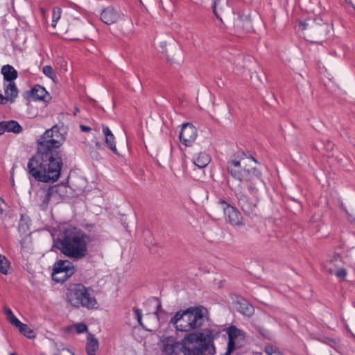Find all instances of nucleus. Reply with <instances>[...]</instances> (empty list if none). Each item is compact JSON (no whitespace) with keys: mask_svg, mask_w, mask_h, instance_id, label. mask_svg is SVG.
Returning <instances> with one entry per match:
<instances>
[{"mask_svg":"<svg viewBox=\"0 0 355 355\" xmlns=\"http://www.w3.org/2000/svg\"><path fill=\"white\" fill-rule=\"evenodd\" d=\"M3 128L4 129V132H12L14 133H19L22 128L21 126L16 121H2Z\"/></svg>","mask_w":355,"mask_h":355,"instance_id":"412c9836","label":"nucleus"},{"mask_svg":"<svg viewBox=\"0 0 355 355\" xmlns=\"http://www.w3.org/2000/svg\"><path fill=\"white\" fill-rule=\"evenodd\" d=\"M207 310L202 306H191L185 310L178 311L173 317L171 318L170 323L176 329L177 331L189 332L198 330L196 332L201 331L209 327H202L208 322ZM214 336L215 337V331Z\"/></svg>","mask_w":355,"mask_h":355,"instance_id":"39448f33","label":"nucleus"},{"mask_svg":"<svg viewBox=\"0 0 355 355\" xmlns=\"http://www.w3.org/2000/svg\"><path fill=\"white\" fill-rule=\"evenodd\" d=\"M44 75L51 78L53 82L56 81V74L55 71L51 66H44L42 69Z\"/></svg>","mask_w":355,"mask_h":355,"instance_id":"cd10ccee","label":"nucleus"},{"mask_svg":"<svg viewBox=\"0 0 355 355\" xmlns=\"http://www.w3.org/2000/svg\"><path fill=\"white\" fill-rule=\"evenodd\" d=\"M99 348L98 339L94 334L88 333L87 336L85 349L87 355H96Z\"/></svg>","mask_w":355,"mask_h":355,"instance_id":"2eb2a0df","label":"nucleus"},{"mask_svg":"<svg viewBox=\"0 0 355 355\" xmlns=\"http://www.w3.org/2000/svg\"><path fill=\"white\" fill-rule=\"evenodd\" d=\"M335 275L343 280L345 279V277L347 276V270L346 269L341 268H339L336 272L334 273Z\"/></svg>","mask_w":355,"mask_h":355,"instance_id":"72a5a7b5","label":"nucleus"},{"mask_svg":"<svg viewBox=\"0 0 355 355\" xmlns=\"http://www.w3.org/2000/svg\"><path fill=\"white\" fill-rule=\"evenodd\" d=\"M66 140V132L55 125L37 139V152L29 160L28 169L30 174L42 182H53L60 175L62 158L58 150Z\"/></svg>","mask_w":355,"mask_h":355,"instance_id":"f257e3e1","label":"nucleus"},{"mask_svg":"<svg viewBox=\"0 0 355 355\" xmlns=\"http://www.w3.org/2000/svg\"><path fill=\"white\" fill-rule=\"evenodd\" d=\"M69 329L75 330L78 334L87 332L88 330L87 326L84 322L75 323L70 326Z\"/></svg>","mask_w":355,"mask_h":355,"instance_id":"a878e982","label":"nucleus"},{"mask_svg":"<svg viewBox=\"0 0 355 355\" xmlns=\"http://www.w3.org/2000/svg\"><path fill=\"white\" fill-rule=\"evenodd\" d=\"M16 327L18 328L19 331L27 338H32L35 337L33 331L31 329L27 324L20 322V324L17 325Z\"/></svg>","mask_w":355,"mask_h":355,"instance_id":"b1692460","label":"nucleus"},{"mask_svg":"<svg viewBox=\"0 0 355 355\" xmlns=\"http://www.w3.org/2000/svg\"><path fill=\"white\" fill-rule=\"evenodd\" d=\"M53 355H75V354L69 349L63 347L58 349Z\"/></svg>","mask_w":355,"mask_h":355,"instance_id":"473e14b6","label":"nucleus"},{"mask_svg":"<svg viewBox=\"0 0 355 355\" xmlns=\"http://www.w3.org/2000/svg\"><path fill=\"white\" fill-rule=\"evenodd\" d=\"M119 17V13L112 7L104 9L101 15V19L106 24L115 23Z\"/></svg>","mask_w":355,"mask_h":355,"instance_id":"4468645a","label":"nucleus"},{"mask_svg":"<svg viewBox=\"0 0 355 355\" xmlns=\"http://www.w3.org/2000/svg\"><path fill=\"white\" fill-rule=\"evenodd\" d=\"M264 351L268 355H284L276 346L272 345H266Z\"/></svg>","mask_w":355,"mask_h":355,"instance_id":"c85d7f7f","label":"nucleus"},{"mask_svg":"<svg viewBox=\"0 0 355 355\" xmlns=\"http://www.w3.org/2000/svg\"><path fill=\"white\" fill-rule=\"evenodd\" d=\"M80 128L83 132H88L91 130V128L88 126L80 125Z\"/></svg>","mask_w":355,"mask_h":355,"instance_id":"c9c22d12","label":"nucleus"},{"mask_svg":"<svg viewBox=\"0 0 355 355\" xmlns=\"http://www.w3.org/2000/svg\"><path fill=\"white\" fill-rule=\"evenodd\" d=\"M218 204L221 205H225V207H227V205H229L226 201H225L223 199H220L219 201H218Z\"/></svg>","mask_w":355,"mask_h":355,"instance_id":"e433bc0d","label":"nucleus"},{"mask_svg":"<svg viewBox=\"0 0 355 355\" xmlns=\"http://www.w3.org/2000/svg\"><path fill=\"white\" fill-rule=\"evenodd\" d=\"M66 295L67 302L74 307L83 306L88 309H97V301L91 289L82 284L71 286Z\"/></svg>","mask_w":355,"mask_h":355,"instance_id":"423d86ee","label":"nucleus"},{"mask_svg":"<svg viewBox=\"0 0 355 355\" xmlns=\"http://www.w3.org/2000/svg\"><path fill=\"white\" fill-rule=\"evenodd\" d=\"M4 132V129L3 128L2 121L0 122V135Z\"/></svg>","mask_w":355,"mask_h":355,"instance_id":"4c0bfd02","label":"nucleus"},{"mask_svg":"<svg viewBox=\"0 0 355 355\" xmlns=\"http://www.w3.org/2000/svg\"><path fill=\"white\" fill-rule=\"evenodd\" d=\"M62 63L64 64L63 67H64V71H67V70H68V69H67V62H65V61H62Z\"/></svg>","mask_w":355,"mask_h":355,"instance_id":"58836bf2","label":"nucleus"},{"mask_svg":"<svg viewBox=\"0 0 355 355\" xmlns=\"http://www.w3.org/2000/svg\"><path fill=\"white\" fill-rule=\"evenodd\" d=\"M223 211L227 221L233 226H240L243 225L242 216L241 213L235 207L230 205L223 207Z\"/></svg>","mask_w":355,"mask_h":355,"instance_id":"f8f14e48","label":"nucleus"},{"mask_svg":"<svg viewBox=\"0 0 355 355\" xmlns=\"http://www.w3.org/2000/svg\"><path fill=\"white\" fill-rule=\"evenodd\" d=\"M5 94L10 102H14L15 99L18 95L17 88L15 84L12 82L4 84Z\"/></svg>","mask_w":355,"mask_h":355,"instance_id":"dca6fc26","label":"nucleus"},{"mask_svg":"<svg viewBox=\"0 0 355 355\" xmlns=\"http://www.w3.org/2000/svg\"><path fill=\"white\" fill-rule=\"evenodd\" d=\"M1 73L3 75L4 79L8 83L12 82L17 77V71L8 64L3 66Z\"/></svg>","mask_w":355,"mask_h":355,"instance_id":"a211bd4d","label":"nucleus"},{"mask_svg":"<svg viewBox=\"0 0 355 355\" xmlns=\"http://www.w3.org/2000/svg\"><path fill=\"white\" fill-rule=\"evenodd\" d=\"M209 155L205 153H200L196 158L193 159V164L200 168H205L210 162Z\"/></svg>","mask_w":355,"mask_h":355,"instance_id":"6ab92c4d","label":"nucleus"},{"mask_svg":"<svg viewBox=\"0 0 355 355\" xmlns=\"http://www.w3.org/2000/svg\"><path fill=\"white\" fill-rule=\"evenodd\" d=\"M135 315L137 318L138 324L145 330L146 331H150V329L148 328V327L144 324L142 322V313L141 309H135Z\"/></svg>","mask_w":355,"mask_h":355,"instance_id":"2f4dec72","label":"nucleus"},{"mask_svg":"<svg viewBox=\"0 0 355 355\" xmlns=\"http://www.w3.org/2000/svg\"><path fill=\"white\" fill-rule=\"evenodd\" d=\"M227 0H214L213 12H214L215 16L216 17V18L218 19H219L221 22L223 21H222L221 17H220V15L218 13L217 8H222V3H227Z\"/></svg>","mask_w":355,"mask_h":355,"instance_id":"7c9ffc66","label":"nucleus"},{"mask_svg":"<svg viewBox=\"0 0 355 355\" xmlns=\"http://www.w3.org/2000/svg\"><path fill=\"white\" fill-rule=\"evenodd\" d=\"M61 13H62V10L60 8L55 7L53 8V16H52V24H51V26L53 28H55L58 21L60 19Z\"/></svg>","mask_w":355,"mask_h":355,"instance_id":"c756f323","label":"nucleus"},{"mask_svg":"<svg viewBox=\"0 0 355 355\" xmlns=\"http://www.w3.org/2000/svg\"><path fill=\"white\" fill-rule=\"evenodd\" d=\"M299 26L302 31H306L308 37L315 39V42L324 39L330 31L329 24L324 22L320 17L313 20L300 21Z\"/></svg>","mask_w":355,"mask_h":355,"instance_id":"0eeeda50","label":"nucleus"},{"mask_svg":"<svg viewBox=\"0 0 355 355\" xmlns=\"http://www.w3.org/2000/svg\"><path fill=\"white\" fill-rule=\"evenodd\" d=\"M10 270V261L0 254V272L3 275H8Z\"/></svg>","mask_w":355,"mask_h":355,"instance_id":"393cba45","label":"nucleus"},{"mask_svg":"<svg viewBox=\"0 0 355 355\" xmlns=\"http://www.w3.org/2000/svg\"><path fill=\"white\" fill-rule=\"evenodd\" d=\"M5 313L6 315L7 320L14 326L19 325L20 324V321L15 316L12 311L9 309L6 308L5 309Z\"/></svg>","mask_w":355,"mask_h":355,"instance_id":"bb28decb","label":"nucleus"},{"mask_svg":"<svg viewBox=\"0 0 355 355\" xmlns=\"http://www.w3.org/2000/svg\"><path fill=\"white\" fill-rule=\"evenodd\" d=\"M226 332L228 335V343L225 355H230L235 348L236 341L239 339L243 340L245 334L241 329L234 325L227 328Z\"/></svg>","mask_w":355,"mask_h":355,"instance_id":"9b49d317","label":"nucleus"},{"mask_svg":"<svg viewBox=\"0 0 355 355\" xmlns=\"http://www.w3.org/2000/svg\"><path fill=\"white\" fill-rule=\"evenodd\" d=\"M197 135L196 128L191 123H186L182 125L179 138L183 145L189 147L195 142Z\"/></svg>","mask_w":355,"mask_h":355,"instance_id":"9d476101","label":"nucleus"},{"mask_svg":"<svg viewBox=\"0 0 355 355\" xmlns=\"http://www.w3.org/2000/svg\"><path fill=\"white\" fill-rule=\"evenodd\" d=\"M231 189L234 192L238 199V205L243 211L248 215L253 214L258 202V198H253L252 199H250L244 192H243V188H241L238 184H232Z\"/></svg>","mask_w":355,"mask_h":355,"instance_id":"6e6552de","label":"nucleus"},{"mask_svg":"<svg viewBox=\"0 0 355 355\" xmlns=\"http://www.w3.org/2000/svg\"><path fill=\"white\" fill-rule=\"evenodd\" d=\"M59 268V270L67 272L68 270H71L72 273L74 272V267L73 266V263L69 261V260H59L58 261L55 262L53 268Z\"/></svg>","mask_w":355,"mask_h":355,"instance_id":"5701e85b","label":"nucleus"},{"mask_svg":"<svg viewBox=\"0 0 355 355\" xmlns=\"http://www.w3.org/2000/svg\"><path fill=\"white\" fill-rule=\"evenodd\" d=\"M214 331L209 329L201 331L188 333L179 342L173 337H166L162 340L163 355H214Z\"/></svg>","mask_w":355,"mask_h":355,"instance_id":"f03ea898","label":"nucleus"},{"mask_svg":"<svg viewBox=\"0 0 355 355\" xmlns=\"http://www.w3.org/2000/svg\"><path fill=\"white\" fill-rule=\"evenodd\" d=\"M161 307V305H158L157 310Z\"/></svg>","mask_w":355,"mask_h":355,"instance_id":"37998d69","label":"nucleus"},{"mask_svg":"<svg viewBox=\"0 0 355 355\" xmlns=\"http://www.w3.org/2000/svg\"><path fill=\"white\" fill-rule=\"evenodd\" d=\"M9 101L7 98L6 96H3L2 94H0V103L2 105H5L7 103V102Z\"/></svg>","mask_w":355,"mask_h":355,"instance_id":"f704fd0d","label":"nucleus"},{"mask_svg":"<svg viewBox=\"0 0 355 355\" xmlns=\"http://www.w3.org/2000/svg\"><path fill=\"white\" fill-rule=\"evenodd\" d=\"M89 242V238L85 233L69 225L59 227L57 238L54 239L56 248L66 256L76 259L86 256Z\"/></svg>","mask_w":355,"mask_h":355,"instance_id":"20e7f679","label":"nucleus"},{"mask_svg":"<svg viewBox=\"0 0 355 355\" xmlns=\"http://www.w3.org/2000/svg\"><path fill=\"white\" fill-rule=\"evenodd\" d=\"M47 94L45 88L40 85L35 86L31 90V96L34 100L45 101Z\"/></svg>","mask_w":355,"mask_h":355,"instance_id":"4be33fe9","label":"nucleus"},{"mask_svg":"<svg viewBox=\"0 0 355 355\" xmlns=\"http://www.w3.org/2000/svg\"><path fill=\"white\" fill-rule=\"evenodd\" d=\"M67 190L64 185H60L49 189H40L35 194V200L42 209H46L51 198H55L58 193H64Z\"/></svg>","mask_w":355,"mask_h":355,"instance_id":"1a4fd4ad","label":"nucleus"},{"mask_svg":"<svg viewBox=\"0 0 355 355\" xmlns=\"http://www.w3.org/2000/svg\"><path fill=\"white\" fill-rule=\"evenodd\" d=\"M10 355H16L15 353H12Z\"/></svg>","mask_w":355,"mask_h":355,"instance_id":"c03bdc74","label":"nucleus"},{"mask_svg":"<svg viewBox=\"0 0 355 355\" xmlns=\"http://www.w3.org/2000/svg\"><path fill=\"white\" fill-rule=\"evenodd\" d=\"M103 132L104 134L105 143L107 144V145L109 146L112 151L116 153V148L114 143L115 138L114 135L112 133L111 130L109 129L108 127L103 128Z\"/></svg>","mask_w":355,"mask_h":355,"instance_id":"f3484780","label":"nucleus"},{"mask_svg":"<svg viewBox=\"0 0 355 355\" xmlns=\"http://www.w3.org/2000/svg\"><path fill=\"white\" fill-rule=\"evenodd\" d=\"M245 156L244 152L238 153L237 157L227 162L226 168L227 172L231 175L232 180H228L229 187L234 184H238L241 188L246 187L249 193L254 197L257 198L258 189L254 182L255 179L259 180L261 177V171L257 167L249 164L248 167L247 162L258 163L252 156L243 157Z\"/></svg>","mask_w":355,"mask_h":355,"instance_id":"7ed1b4c3","label":"nucleus"},{"mask_svg":"<svg viewBox=\"0 0 355 355\" xmlns=\"http://www.w3.org/2000/svg\"><path fill=\"white\" fill-rule=\"evenodd\" d=\"M236 309L241 314L250 317L254 314V307L245 299L240 298L234 302Z\"/></svg>","mask_w":355,"mask_h":355,"instance_id":"ddd939ff","label":"nucleus"},{"mask_svg":"<svg viewBox=\"0 0 355 355\" xmlns=\"http://www.w3.org/2000/svg\"><path fill=\"white\" fill-rule=\"evenodd\" d=\"M339 254H336L335 257H334V259L336 260L337 259V257H339Z\"/></svg>","mask_w":355,"mask_h":355,"instance_id":"79ce46f5","label":"nucleus"},{"mask_svg":"<svg viewBox=\"0 0 355 355\" xmlns=\"http://www.w3.org/2000/svg\"><path fill=\"white\" fill-rule=\"evenodd\" d=\"M344 1H345V3H347L349 5L352 4V0H344Z\"/></svg>","mask_w":355,"mask_h":355,"instance_id":"ea45409f","label":"nucleus"},{"mask_svg":"<svg viewBox=\"0 0 355 355\" xmlns=\"http://www.w3.org/2000/svg\"><path fill=\"white\" fill-rule=\"evenodd\" d=\"M79 112L78 108H77V107H76V108H75L74 114H76V113H77V112Z\"/></svg>","mask_w":355,"mask_h":355,"instance_id":"a19ab883","label":"nucleus"},{"mask_svg":"<svg viewBox=\"0 0 355 355\" xmlns=\"http://www.w3.org/2000/svg\"><path fill=\"white\" fill-rule=\"evenodd\" d=\"M58 268H59L58 267ZM69 271V272H62L59 270V269L53 268L52 272V278L54 281L57 282H64L73 274L71 270Z\"/></svg>","mask_w":355,"mask_h":355,"instance_id":"aec40b11","label":"nucleus"}]
</instances>
